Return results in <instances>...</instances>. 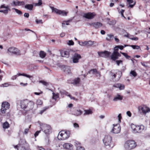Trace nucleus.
Wrapping results in <instances>:
<instances>
[{
    "instance_id": "nucleus-46",
    "label": "nucleus",
    "mask_w": 150,
    "mask_h": 150,
    "mask_svg": "<svg viewBox=\"0 0 150 150\" xmlns=\"http://www.w3.org/2000/svg\"><path fill=\"white\" fill-rule=\"evenodd\" d=\"M25 2L23 1H19L18 0V6H21L24 5Z\"/></svg>"
},
{
    "instance_id": "nucleus-38",
    "label": "nucleus",
    "mask_w": 150,
    "mask_h": 150,
    "mask_svg": "<svg viewBox=\"0 0 150 150\" xmlns=\"http://www.w3.org/2000/svg\"><path fill=\"white\" fill-rule=\"evenodd\" d=\"M129 46L134 49H139L140 48V46L137 45H130Z\"/></svg>"
},
{
    "instance_id": "nucleus-12",
    "label": "nucleus",
    "mask_w": 150,
    "mask_h": 150,
    "mask_svg": "<svg viewBox=\"0 0 150 150\" xmlns=\"http://www.w3.org/2000/svg\"><path fill=\"white\" fill-rule=\"evenodd\" d=\"M96 14L95 13L89 12L87 13H85L83 15V17L88 19H92L95 16Z\"/></svg>"
},
{
    "instance_id": "nucleus-25",
    "label": "nucleus",
    "mask_w": 150,
    "mask_h": 150,
    "mask_svg": "<svg viewBox=\"0 0 150 150\" xmlns=\"http://www.w3.org/2000/svg\"><path fill=\"white\" fill-rule=\"evenodd\" d=\"M80 79L79 78H75L73 82H72L71 83L73 84L74 85H76L77 84H78L80 81Z\"/></svg>"
},
{
    "instance_id": "nucleus-61",
    "label": "nucleus",
    "mask_w": 150,
    "mask_h": 150,
    "mask_svg": "<svg viewBox=\"0 0 150 150\" xmlns=\"http://www.w3.org/2000/svg\"><path fill=\"white\" fill-rule=\"evenodd\" d=\"M29 131V129H25V131L23 132L24 134H28V132Z\"/></svg>"
},
{
    "instance_id": "nucleus-64",
    "label": "nucleus",
    "mask_w": 150,
    "mask_h": 150,
    "mask_svg": "<svg viewBox=\"0 0 150 150\" xmlns=\"http://www.w3.org/2000/svg\"><path fill=\"white\" fill-rule=\"evenodd\" d=\"M29 16V14L28 13H25L24 14V16L27 18H28Z\"/></svg>"
},
{
    "instance_id": "nucleus-42",
    "label": "nucleus",
    "mask_w": 150,
    "mask_h": 150,
    "mask_svg": "<svg viewBox=\"0 0 150 150\" xmlns=\"http://www.w3.org/2000/svg\"><path fill=\"white\" fill-rule=\"evenodd\" d=\"M98 54L100 57H104V51L101 52H98Z\"/></svg>"
},
{
    "instance_id": "nucleus-14",
    "label": "nucleus",
    "mask_w": 150,
    "mask_h": 150,
    "mask_svg": "<svg viewBox=\"0 0 150 150\" xmlns=\"http://www.w3.org/2000/svg\"><path fill=\"white\" fill-rule=\"evenodd\" d=\"M28 100L27 99L21 100V101L20 104L21 108L22 109H25L27 108V104Z\"/></svg>"
},
{
    "instance_id": "nucleus-32",
    "label": "nucleus",
    "mask_w": 150,
    "mask_h": 150,
    "mask_svg": "<svg viewBox=\"0 0 150 150\" xmlns=\"http://www.w3.org/2000/svg\"><path fill=\"white\" fill-rule=\"evenodd\" d=\"M115 61L117 66H119L120 64H123V61L121 60H113Z\"/></svg>"
},
{
    "instance_id": "nucleus-3",
    "label": "nucleus",
    "mask_w": 150,
    "mask_h": 150,
    "mask_svg": "<svg viewBox=\"0 0 150 150\" xmlns=\"http://www.w3.org/2000/svg\"><path fill=\"white\" fill-rule=\"evenodd\" d=\"M10 104L7 102H3L2 103L1 108L0 109V114L2 115H8V112L6 113L7 110L9 108Z\"/></svg>"
},
{
    "instance_id": "nucleus-55",
    "label": "nucleus",
    "mask_w": 150,
    "mask_h": 150,
    "mask_svg": "<svg viewBox=\"0 0 150 150\" xmlns=\"http://www.w3.org/2000/svg\"><path fill=\"white\" fill-rule=\"evenodd\" d=\"M41 129L40 130L37 131L34 134V136L35 137H37L38 135V134L40 132V131H41Z\"/></svg>"
},
{
    "instance_id": "nucleus-56",
    "label": "nucleus",
    "mask_w": 150,
    "mask_h": 150,
    "mask_svg": "<svg viewBox=\"0 0 150 150\" xmlns=\"http://www.w3.org/2000/svg\"><path fill=\"white\" fill-rule=\"evenodd\" d=\"M118 118L119 122H121V120L122 118L121 114H119L118 116Z\"/></svg>"
},
{
    "instance_id": "nucleus-9",
    "label": "nucleus",
    "mask_w": 150,
    "mask_h": 150,
    "mask_svg": "<svg viewBox=\"0 0 150 150\" xmlns=\"http://www.w3.org/2000/svg\"><path fill=\"white\" fill-rule=\"evenodd\" d=\"M113 127L111 132L113 133L117 134L119 133L121 130V127L119 124H117L115 125H113Z\"/></svg>"
},
{
    "instance_id": "nucleus-34",
    "label": "nucleus",
    "mask_w": 150,
    "mask_h": 150,
    "mask_svg": "<svg viewBox=\"0 0 150 150\" xmlns=\"http://www.w3.org/2000/svg\"><path fill=\"white\" fill-rule=\"evenodd\" d=\"M39 83H42L43 85L47 86L49 85V83L43 80H40L39 81Z\"/></svg>"
},
{
    "instance_id": "nucleus-2",
    "label": "nucleus",
    "mask_w": 150,
    "mask_h": 150,
    "mask_svg": "<svg viewBox=\"0 0 150 150\" xmlns=\"http://www.w3.org/2000/svg\"><path fill=\"white\" fill-rule=\"evenodd\" d=\"M137 146L136 142L133 140L126 141L124 145V147L126 150H131L134 149Z\"/></svg>"
},
{
    "instance_id": "nucleus-24",
    "label": "nucleus",
    "mask_w": 150,
    "mask_h": 150,
    "mask_svg": "<svg viewBox=\"0 0 150 150\" xmlns=\"http://www.w3.org/2000/svg\"><path fill=\"white\" fill-rule=\"evenodd\" d=\"M33 5L32 4H27L24 6L25 8L30 11L33 10Z\"/></svg>"
},
{
    "instance_id": "nucleus-18",
    "label": "nucleus",
    "mask_w": 150,
    "mask_h": 150,
    "mask_svg": "<svg viewBox=\"0 0 150 150\" xmlns=\"http://www.w3.org/2000/svg\"><path fill=\"white\" fill-rule=\"evenodd\" d=\"M63 147L67 149H73V145L71 144L65 143L63 145Z\"/></svg>"
},
{
    "instance_id": "nucleus-58",
    "label": "nucleus",
    "mask_w": 150,
    "mask_h": 150,
    "mask_svg": "<svg viewBox=\"0 0 150 150\" xmlns=\"http://www.w3.org/2000/svg\"><path fill=\"white\" fill-rule=\"evenodd\" d=\"M68 96L71 99H74L76 101L78 100L77 99H75L74 97L72 96L70 94H69L68 95Z\"/></svg>"
},
{
    "instance_id": "nucleus-30",
    "label": "nucleus",
    "mask_w": 150,
    "mask_h": 150,
    "mask_svg": "<svg viewBox=\"0 0 150 150\" xmlns=\"http://www.w3.org/2000/svg\"><path fill=\"white\" fill-rule=\"evenodd\" d=\"M137 125H134V124H131V127L132 129L133 132L134 133H135L136 132V128H137Z\"/></svg>"
},
{
    "instance_id": "nucleus-35",
    "label": "nucleus",
    "mask_w": 150,
    "mask_h": 150,
    "mask_svg": "<svg viewBox=\"0 0 150 150\" xmlns=\"http://www.w3.org/2000/svg\"><path fill=\"white\" fill-rule=\"evenodd\" d=\"M76 146V150H85V149L83 147L77 145V144Z\"/></svg>"
},
{
    "instance_id": "nucleus-7",
    "label": "nucleus",
    "mask_w": 150,
    "mask_h": 150,
    "mask_svg": "<svg viewBox=\"0 0 150 150\" xmlns=\"http://www.w3.org/2000/svg\"><path fill=\"white\" fill-rule=\"evenodd\" d=\"M139 111L140 113L145 114L150 111V109L146 106H140L138 107Z\"/></svg>"
},
{
    "instance_id": "nucleus-16",
    "label": "nucleus",
    "mask_w": 150,
    "mask_h": 150,
    "mask_svg": "<svg viewBox=\"0 0 150 150\" xmlns=\"http://www.w3.org/2000/svg\"><path fill=\"white\" fill-rule=\"evenodd\" d=\"M121 56V54L119 52H118L113 55H110V59L112 60H116L119 57H120Z\"/></svg>"
},
{
    "instance_id": "nucleus-41",
    "label": "nucleus",
    "mask_w": 150,
    "mask_h": 150,
    "mask_svg": "<svg viewBox=\"0 0 150 150\" xmlns=\"http://www.w3.org/2000/svg\"><path fill=\"white\" fill-rule=\"evenodd\" d=\"M130 74L134 77L136 76L137 75V73L134 71H131L130 72Z\"/></svg>"
},
{
    "instance_id": "nucleus-27",
    "label": "nucleus",
    "mask_w": 150,
    "mask_h": 150,
    "mask_svg": "<svg viewBox=\"0 0 150 150\" xmlns=\"http://www.w3.org/2000/svg\"><path fill=\"white\" fill-rule=\"evenodd\" d=\"M111 54V52L107 51H104V57L105 58H108L110 57Z\"/></svg>"
},
{
    "instance_id": "nucleus-57",
    "label": "nucleus",
    "mask_w": 150,
    "mask_h": 150,
    "mask_svg": "<svg viewBox=\"0 0 150 150\" xmlns=\"http://www.w3.org/2000/svg\"><path fill=\"white\" fill-rule=\"evenodd\" d=\"M114 38L116 42L118 43L119 42L120 40L119 39L117 38V36L114 37Z\"/></svg>"
},
{
    "instance_id": "nucleus-17",
    "label": "nucleus",
    "mask_w": 150,
    "mask_h": 150,
    "mask_svg": "<svg viewBox=\"0 0 150 150\" xmlns=\"http://www.w3.org/2000/svg\"><path fill=\"white\" fill-rule=\"evenodd\" d=\"M123 96L119 94H117L114 98L113 100L114 101H121L123 99Z\"/></svg>"
},
{
    "instance_id": "nucleus-10",
    "label": "nucleus",
    "mask_w": 150,
    "mask_h": 150,
    "mask_svg": "<svg viewBox=\"0 0 150 150\" xmlns=\"http://www.w3.org/2000/svg\"><path fill=\"white\" fill-rule=\"evenodd\" d=\"M8 51L15 55H18L21 54L20 51L17 48L13 47L9 48Z\"/></svg>"
},
{
    "instance_id": "nucleus-8",
    "label": "nucleus",
    "mask_w": 150,
    "mask_h": 150,
    "mask_svg": "<svg viewBox=\"0 0 150 150\" xmlns=\"http://www.w3.org/2000/svg\"><path fill=\"white\" fill-rule=\"evenodd\" d=\"M52 9L53 11H54L57 14L61 15L63 16H67L68 13V12H66L65 11L59 10L56 8H54V7H52Z\"/></svg>"
},
{
    "instance_id": "nucleus-11",
    "label": "nucleus",
    "mask_w": 150,
    "mask_h": 150,
    "mask_svg": "<svg viewBox=\"0 0 150 150\" xmlns=\"http://www.w3.org/2000/svg\"><path fill=\"white\" fill-rule=\"evenodd\" d=\"M81 58V55L77 53H75L72 57L73 62L74 63H77L79 62V60Z\"/></svg>"
},
{
    "instance_id": "nucleus-33",
    "label": "nucleus",
    "mask_w": 150,
    "mask_h": 150,
    "mask_svg": "<svg viewBox=\"0 0 150 150\" xmlns=\"http://www.w3.org/2000/svg\"><path fill=\"white\" fill-rule=\"evenodd\" d=\"M9 127V124L7 122H5L3 124V127L4 129H7Z\"/></svg>"
},
{
    "instance_id": "nucleus-48",
    "label": "nucleus",
    "mask_w": 150,
    "mask_h": 150,
    "mask_svg": "<svg viewBox=\"0 0 150 150\" xmlns=\"http://www.w3.org/2000/svg\"><path fill=\"white\" fill-rule=\"evenodd\" d=\"M45 141L46 144H48L49 143V137L47 135L45 138Z\"/></svg>"
},
{
    "instance_id": "nucleus-22",
    "label": "nucleus",
    "mask_w": 150,
    "mask_h": 150,
    "mask_svg": "<svg viewBox=\"0 0 150 150\" xmlns=\"http://www.w3.org/2000/svg\"><path fill=\"white\" fill-rule=\"evenodd\" d=\"M62 57H65L67 58L69 57V52L68 51H66L61 53Z\"/></svg>"
},
{
    "instance_id": "nucleus-39",
    "label": "nucleus",
    "mask_w": 150,
    "mask_h": 150,
    "mask_svg": "<svg viewBox=\"0 0 150 150\" xmlns=\"http://www.w3.org/2000/svg\"><path fill=\"white\" fill-rule=\"evenodd\" d=\"M97 71V70L96 69H91L90 71H88V74H93L95 73Z\"/></svg>"
},
{
    "instance_id": "nucleus-62",
    "label": "nucleus",
    "mask_w": 150,
    "mask_h": 150,
    "mask_svg": "<svg viewBox=\"0 0 150 150\" xmlns=\"http://www.w3.org/2000/svg\"><path fill=\"white\" fill-rule=\"evenodd\" d=\"M74 126L75 128H78L79 127V125L76 123H75L74 124Z\"/></svg>"
},
{
    "instance_id": "nucleus-1",
    "label": "nucleus",
    "mask_w": 150,
    "mask_h": 150,
    "mask_svg": "<svg viewBox=\"0 0 150 150\" xmlns=\"http://www.w3.org/2000/svg\"><path fill=\"white\" fill-rule=\"evenodd\" d=\"M105 147L108 149H111L114 146V144L112 141V137L109 135L105 136L103 140Z\"/></svg>"
},
{
    "instance_id": "nucleus-63",
    "label": "nucleus",
    "mask_w": 150,
    "mask_h": 150,
    "mask_svg": "<svg viewBox=\"0 0 150 150\" xmlns=\"http://www.w3.org/2000/svg\"><path fill=\"white\" fill-rule=\"evenodd\" d=\"M126 113L127 115L129 117H131V116L132 114L130 111H127Z\"/></svg>"
},
{
    "instance_id": "nucleus-20",
    "label": "nucleus",
    "mask_w": 150,
    "mask_h": 150,
    "mask_svg": "<svg viewBox=\"0 0 150 150\" xmlns=\"http://www.w3.org/2000/svg\"><path fill=\"white\" fill-rule=\"evenodd\" d=\"M113 86L117 88H119L120 90L124 89L125 87V86L124 84L120 83L115 84L113 85Z\"/></svg>"
},
{
    "instance_id": "nucleus-36",
    "label": "nucleus",
    "mask_w": 150,
    "mask_h": 150,
    "mask_svg": "<svg viewBox=\"0 0 150 150\" xmlns=\"http://www.w3.org/2000/svg\"><path fill=\"white\" fill-rule=\"evenodd\" d=\"M85 113H84V115H89V114H91L92 113V111L90 110H85Z\"/></svg>"
},
{
    "instance_id": "nucleus-13",
    "label": "nucleus",
    "mask_w": 150,
    "mask_h": 150,
    "mask_svg": "<svg viewBox=\"0 0 150 150\" xmlns=\"http://www.w3.org/2000/svg\"><path fill=\"white\" fill-rule=\"evenodd\" d=\"M88 24L90 26H92L95 29H98L100 28L103 25L102 23L100 22H94Z\"/></svg>"
},
{
    "instance_id": "nucleus-45",
    "label": "nucleus",
    "mask_w": 150,
    "mask_h": 150,
    "mask_svg": "<svg viewBox=\"0 0 150 150\" xmlns=\"http://www.w3.org/2000/svg\"><path fill=\"white\" fill-rule=\"evenodd\" d=\"M80 45L81 46H85L86 45H87L88 44V41H84L83 42H82V44H80V42L79 41H78Z\"/></svg>"
},
{
    "instance_id": "nucleus-4",
    "label": "nucleus",
    "mask_w": 150,
    "mask_h": 150,
    "mask_svg": "<svg viewBox=\"0 0 150 150\" xmlns=\"http://www.w3.org/2000/svg\"><path fill=\"white\" fill-rule=\"evenodd\" d=\"M70 135V132L69 131L62 130L59 133L57 138L59 140H65L69 137Z\"/></svg>"
},
{
    "instance_id": "nucleus-37",
    "label": "nucleus",
    "mask_w": 150,
    "mask_h": 150,
    "mask_svg": "<svg viewBox=\"0 0 150 150\" xmlns=\"http://www.w3.org/2000/svg\"><path fill=\"white\" fill-rule=\"evenodd\" d=\"M120 53L122 54L123 56L127 59H129V58L131 57L130 56L127 55V54L125 52H121Z\"/></svg>"
},
{
    "instance_id": "nucleus-60",
    "label": "nucleus",
    "mask_w": 150,
    "mask_h": 150,
    "mask_svg": "<svg viewBox=\"0 0 150 150\" xmlns=\"http://www.w3.org/2000/svg\"><path fill=\"white\" fill-rule=\"evenodd\" d=\"M117 47H118V48L120 49L121 50H122L124 48V46L122 45H117Z\"/></svg>"
},
{
    "instance_id": "nucleus-31",
    "label": "nucleus",
    "mask_w": 150,
    "mask_h": 150,
    "mask_svg": "<svg viewBox=\"0 0 150 150\" xmlns=\"http://www.w3.org/2000/svg\"><path fill=\"white\" fill-rule=\"evenodd\" d=\"M119 48H118V47H117V46L114 47V51L111 54V55H113L116 54L118 52Z\"/></svg>"
},
{
    "instance_id": "nucleus-29",
    "label": "nucleus",
    "mask_w": 150,
    "mask_h": 150,
    "mask_svg": "<svg viewBox=\"0 0 150 150\" xmlns=\"http://www.w3.org/2000/svg\"><path fill=\"white\" fill-rule=\"evenodd\" d=\"M18 76H23L25 77H26L28 78H29L30 79L31 78H32L33 77V76H30L29 75L27 74H26L23 73V74H21V73H19L18 74Z\"/></svg>"
},
{
    "instance_id": "nucleus-26",
    "label": "nucleus",
    "mask_w": 150,
    "mask_h": 150,
    "mask_svg": "<svg viewBox=\"0 0 150 150\" xmlns=\"http://www.w3.org/2000/svg\"><path fill=\"white\" fill-rule=\"evenodd\" d=\"M82 113V111L80 110H77L76 112L73 114L76 116H79L81 115Z\"/></svg>"
},
{
    "instance_id": "nucleus-23",
    "label": "nucleus",
    "mask_w": 150,
    "mask_h": 150,
    "mask_svg": "<svg viewBox=\"0 0 150 150\" xmlns=\"http://www.w3.org/2000/svg\"><path fill=\"white\" fill-rule=\"evenodd\" d=\"M60 67H61L60 66ZM61 67L64 72H67L68 73H69L70 71V69L67 66L62 65L61 66Z\"/></svg>"
},
{
    "instance_id": "nucleus-21",
    "label": "nucleus",
    "mask_w": 150,
    "mask_h": 150,
    "mask_svg": "<svg viewBox=\"0 0 150 150\" xmlns=\"http://www.w3.org/2000/svg\"><path fill=\"white\" fill-rule=\"evenodd\" d=\"M34 103L31 101H29L28 102V104H27V108H28V109L30 110L32 109L34 106Z\"/></svg>"
},
{
    "instance_id": "nucleus-44",
    "label": "nucleus",
    "mask_w": 150,
    "mask_h": 150,
    "mask_svg": "<svg viewBox=\"0 0 150 150\" xmlns=\"http://www.w3.org/2000/svg\"><path fill=\"white\" fill-rule=\"evenodd\" d=\"M36 104L37 105H41L42 104V102L41 100L38 99L37 100Z\"/></svg>"
},
{
    "instance_id": "nucleus-49",
    "label": "nucleus",
    "mask_w": 150,
    "mask_h": 150,
    "mask_svg": "<svg viewBox=\"0 0 150 150\" xmlns=\"http://www.w3.org/2000/svg\"><path fill=\"white\" fill-rule=\"evenodd\" d=\"M53 94V97L52 98L55 100H56L57 98H58V96L57 94H56L54 93H52Z\"/></svg>"
},
{
    "instance_id": "nucleus-47",
    "label": "nucleus",
    "mask_w": 150,
    "mask_h": 150,
    "mask_svg": "<svg viewBox=\"0 0 150 150\" xmlns=\"http://www.w3.org/2000/svg\"><path fill=\"white\" fill-rule=\"evenodd\" d=\"M16 1V2L14 1H13L12 3L11 4V5L12 6H18V1Z\"/></svg>"
},
{
    "instance_id": "nucleus-59",
    "label": "nucleus",
    "mask_w": 150,
    "mask_h": 150,
    "mask_svg": "<svg viewBox=\"0 0 150 150\" xmlns=\"http://www.w3.org/2000/svg\"><path fill=\"white\" fill-rule=\"evenodd\" d=\"M88 45L89 46H91L93 44V43L94 42L91 41H88Z\"/></svg>"
},
{
    "instance_id": "nucleus-28",
    "label": "nucleus",
    "mask_w": 150,
    "mask_h": 150,
    "mask_svg": "<svg viewBox=\"0 0 150 150\" xmlns=\"http://www.w3.org/2000/svg\"><path fill=\"white\" fill-rule=\"evenodd\" d=\"M46 53L43 51H41L39 53V55L42 58H45L46 55Z\"/></svg>"
},
{
    "instance_id": "nucleus-43",
    "label": "nucleus",
    "mask_w": 150,
    "mask_h": 150,
    "mask_svg": "<svg viewBox=\"0 0 150 150\" xmlns=\"http://www.w3.org/2000/svg\"><path fill=\"white\" fill-rule=\"evenodd\" d=\"M49 107H46L43 108V109L41 110L40 111V113L41 114H42L46 110L48 109L49 108Z\"/></svg>"
},
{
    "instance_id": "nucleus-54",
    "label": "nucleus",
    "mask_w": 150,
    "mask_h": 150,
    "mask_svg": "<svg viewBox=\"0 0 150 150\" xmlns=\"http://www.w3.org/2000/svg\"><path fill=\"white\" fill-rule=\"evenodd\" d=\"M35 21L37 24H38L39 23H43L42 21L41 20H38V19H36L35 20Z\"/></svg>"
},
{
    "instance_id": "nucleus-51",
    "label": "nucleus",
    "mask_w": 150,
    "mask_h": 150,
    "mask_svg": "<svg viewBox=\"0 0 150 150\" xmlns=\"http://www.w3.org/2000/svg\"><path fill=\"white\" fill-rule=\"evenodd\" d=\"M116 21H115L112 20L108 21V23L110 25H113L115 24Z\"/></svg>"
},
{
    "instance_id": "nucleus-6",
    "label": "nucleus",
    "mask_w": 150,
    "mask_h": 150,
    "mask_svg": "<svg viewBox=\"0 0 150 150\" xmlns=\"http://www.w3.org/2000/svg\"><path fill=\"white\" fill-rule=\"evenodd\" d=\"M40 128L41 130L43 131L46 134H49L51 130V127L49 125L46 124H42L40 125Z\"/></svg>"
},
{
    "instance_id": "nucleus-52",
    "label": "nucleus",
    "mask_w": 150,
    "mask_h": 150,
    "mask_svg": "<svg viewBox=\"0 0 150 150\" xmlns=\"http://www.w3.org/2000/svg\"><path fill=\"white\" fill-rule=\"evenodd\" d=\"M0 12L3 13L5 15L8 14V11L6 10H0Z\"/></svg>"
},
{
    "instance_id": "nucleus-40",
    "label": "nucleus",
    "mask_w": 150,
    "mask_h": 150,
    "mask_svg": "<svg viewBox=\"0 0 150 150\" xmlns=\"http://www.w3.org/2000/svg\"><path fill=\"white\" fill-rule=\"evenodd\" d=\"M12 9L14 10L16 13H18L19 15H22V12L20 10L16 8H13Z\"/></svg>"
},
{
    "instance_id": "nucleus-19",
    "label": "nucleus",
    "mask_w": 150,
    "mask_h": 150,
    "mask_svg": "<svg viewBox=\"0 0 150 150\" xmlns=\"http://www.w3.org/2000/svg\"><path fill=\"white\" fill-rule=\"evenodd\" d=\"M108 37L106 38V40L110 42L112 41L114 39V35L113 34H109L107 35Z\"/></svg>"
},
{
    "instance_id": "nucleus-15",
    "label": "nucleus",
    "mask_w": 150,
    "mask_h": 150,
    "mask_svg": "<svg viewBox=\"0 0 150 150\" xmlns=\"http://www.w3.org/2000/svg\"><path fill=\"white\" fill-rule=\"evenodd\" d=\"M145 127L142 125H137V128H136V132L135 133H141L143 131Z\"/></svg>"
},
{
    "instance_id": "nucleus-50",
    "label": "nucleus",
    "mask_w": 150,
    "mask_h": 150,
    "mask_svg": "<svg viewBox=\"0 0 150 150\" xmlns=\"http://www.w3.org/2000/svg\"><path fill=\"white\" fill-rule=\"evenodd\" d=\"M42 1L41 0H38V2L35 4V6H40L42 4Z\"/></svg>"
},
{
    "instance_id": "nucleus-5",
    "label": "nucleus",
    "mask_w": 150,
    "mask_h": 150,
    "mask_svg": "<svg viewBox=\"0 0 150 150\" xmlns=\"http://www.w3.org/2000/svg\"><path fill=\"white\" fill-rule=\"evenodd\" d=\"M19 150H28L29 149V145L25 140H21L19 142Z\"/></svg>"
},
{
    "instance_id": "nucleus-53",
    "label": "nucleus",
    "mask_w": 150,
    "mask_h": 150,
    "mask_svg": "<svg viewBox=\"0 0 150 150\" xmlns=\"http://www.w3.org/2000/svg\"><path fill=\"white\" fill-rule=\"evenodd\" d=\"M74 44V42L72 40H69L68 41V44L69 45H72Z\"/></svg>"
}]
</instances>
